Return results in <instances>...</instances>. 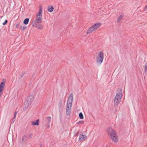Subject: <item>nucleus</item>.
<instances>
[{"mask_svg":"<svg viewBox=\"0 0 147 147\" xmlns=\"http://www.w3.org/2000/svg\"><path fill=\"white\" fill-rule=\"evenodd\" d=\"M20 25V24H17L16 25V27L17 28H18V27Z\"/></svg>","mask_w":147,"mask_h":147,"instance_id":"29","label":"nucleus"},{"mask_svg":"<svg viewBox=\"0 0 147 147\" xmlns=\"http://www.w3.org/2000/svg\"><path fill=\"white\" fill-rule=\"evenodd\" d=\"M27 138V136L26 135H24L22 138L21 140H20L21 143H22L25 142Z\"/></svg>","mask_w":147,"mask_h":147,"instance_id":"13","label":"nucleus"},{"mask_svg":"<svg viewBox=\"0 0 147 147\" xmlns=\"http://www.w3.org/2000/svg\"><path fill=\"white\" fill-rule=\"evenodd\" d=\"M29 21V18H27L25 19L24 21V24H25L26 25L28 24Z\"/></svg>","mask_w":147,"mask_h":147,"instance_id":"19","label":"nucleus"},{"mask_svg":"<svg viewBox=\"0 0 147 147\" xmlns=\"http://www.w3.org/2000/svg\"><path fill=\"white\" fill-rule=\"evenodd\" d=\"M62 102L61 101H60V102L59 103L58 105H59V110H61L62 109Z\"/></svg>","mask_w":147,"mask_h":147,"instance_id":"21","label":"nucleus"},{"mask_svg":"<svg viewBox=\"0 0 147 147\" xmlns=\"http://www.w3.org/2000/svg\"><path fill=\"white\" fill-rule=\"evenodd\" d=\"M145 69H144V73H146V70H147V63H146L145 66Z\"/></svg>","mask_w":147,"mask_h":147,"instance_id":"24","label":"nucleus"},{"mask_svg":"<svg viewBox=\"0 0 147 147\" xmlns=\"http://www.w3.org/2000/svg\"><path fill=\"white\" fill-rule=\"evenodd\" d=\"M86 138V136L85 134H83L80 135L79 138V140L80 142L82 141H84L85 138Z\"/></svg>","mask_w":147,"mask_h":147,"instance_id":"10","label":"nucleus"},{"mask_svg":"<svg viewBox=\"0 0 147 147\" xmlns=\"http://www.w3.org/2000/svg\"><path fill=\"white\" fill-rule=\"evenodd\" d=\"M51 121V117L48 116L46 117L43 122V124L45 125L47 129L49 128L50 127V123Z\"/></svg>","mask_w":147,"mask_h":147,"instance_id":"5","label":"nucleus"},{"mask_svg":"<svg viewBox=\"0 0 147 147\" xmlns=\"http://www.w3.org/2000/svg\"><path fill=\"white\" fill-rule=\"evenodd\" d=\"M27 28V27L25 26H23L22 27V26H21V28H20V29L21 30H25Z\"/></svg>","mask_w":147,"mask_h":147,"instance_id":"23","label":"nucleus"},{"mask_svg":"<svg viewBox=\"0 0 147 147\" xmlns=\"http://www.w3.org/2000/svg\"><path fill=\"white\" fill-rule=\"evenodd\" d=\"M33 136L32 134H31L29 135V137L30 138H31Z\"/></svg>","mask_w":147,"mask_h":147,"instance_id":"27","label":"nucleus"},{"mask_svg":"<svg viewBox=\"0 0 147 147\" xmlns=\"http://www.w3.org/2000/svg\"><path fill=\"white\" fill-rule=\"evenodd\" d=\"M54 9V8L53 6H52L51 7H48L47 10L48 11L51 12H52Z\"/></svg>","mask_w":147,"mask_h":147,"instance_id":"18","label":"nucleus"},{"mask_svg":"<svg viewBox=\"0 0 147 147\" xmlns=\"http://www.w3.org/2000/svg\"><path fill=\"white\" fill-rule=\"evenodd\" d=\"M101 25V23L99 22L95 24L94 25L90 27L87 31L86 34H87L92 33L93 31L96 30Z\"/></svg>","mask_w":147,"mask_h":147,"instance_id":"3","label":"nucleus"},{"mask_svg":"<svg viewBox=\"0 0 147 147\" xmlns=\"http://www.w3.org/2000/svg\"><path fill=\"white\" fill-rule=\"evenodd\" d=\"M17 113V111H15L14 112V117H13V118L11 120V122H12V123H13L16 120V116Z\"/></svg>","mask_w":147,"mask_h":147,"instance_id":"16","label":"nucleus"},{"mask_svg":"<svg viewBox=\"0 0 147 147\" xmlns=\"http://www.w3.org/2000/svg\"><path fill=\"white\" fill-rule=\"evenodd\" d=\"M8 21L7 20H5L4 22L3 23V25H5L7 23Z\"/></svg>","mask_w":147,"mask_h":147,"instance_id":"26","label":"nucleus"},{"mask_svg":"<svg viewBox=\"0 0 147 147\" xmlns=\"http://www.w3.org/2000/svg\"><path fill=\"white\" fill-rule=\"evenodd\" d=\"M42 7L41 6H39V10L38 13L37 14L36 16L40 17L41 16L42 17Z\"/></svg>","mask_w":147,"mask_h":147,"instance_id":"11","label":"nucleus"},{"mask_svg":"<svg viewBox=\"0 0 147 147\" xmlns=\"http://www.w3.org/2000/svg\"><path fill=\"white\" fill-rule=\"evenodd\" d=\"M27 98L32 102L34 100L33 96V95H30Z\"/></svg>","mask_w":147,"mask_h":147,"instance_id":"17","label":"nucleus"},{"mask_svg":"<svg viewBox=\"0 0 147 147\" xmlns=\"http://www.w3.org/2000/svg\"><path fill=\"white\" fill-rule=\"evenodd\" d=\"M5 80L3 79L0 85V92H2L5 86Z\"/></svg>","mask_w":147,"mask_h":147,"instance_id":"8","label":"nucleus"},{"mask_svg":"<svg viewBox=\"0 0 147 147\" xmlns=\"http://www.w3.org/2000/svg\"><path fill=\"white\" fill-rule=\"evenodd\" d=\"M24 72H22L20 75V76L21 78H22L23 77L24 75Z\"/></svg>","mask_w":147,"mask_h":147,"instance_id":"28","label":"nucleus"},{"mask_svg":"<svg viewBox=\"0 0 147 147\" xmlns=\"http://www.w3.org/2000/svg\"><path fill=\"white\" fill-rule=\"evenodd\" d=\"M32 102L27 98L25 102L24 105L25 108L26 109H27L28 107L30 106L32 104Z\"/></svg>","mask_w":147,"mask_h":147,"instance_id":"9","label":"nucleus"},{"mask_svg":"<svg viewBox=\"0 0 147 147\" xmlns=\"http://www.w3.org/2000/svg\"><path fill=\"white\" fill-rule=\"evenodd\" d=\"M123 17V16L122 15H120L119 16L118 19H117V22H119L122 19Z\"/></svg>","mask_w":147,"mask_h":147,"instance_id":"20","label":"nucleus"},{"mask_svg":"<svg viewBox=\"0 0 147 147\" xmlns=\"http://www.w3.org/2000/svg\"><path fill=\"white\" fill-rule=\"evenodd\" d=\"M122 96L121 90H120L117 93L114 102V106L116 108L119 104L121 99Z\"/></svg>","mask_w":147,"mask_h":147,"instance_id":"1","label":"nucleus"},{"mask_svg":"<svg viewBox=\"0 0 147 147\" xmlns=\"http://www.w3.org/2000/svg\"><path fill=\"white\" fill-rule=\"evenodd\" d=\"M84 123V121H79L77 123L78 124H83Z\"/></svg>","mask_w":147,"mask_h":147,"instance_id":"25","label":"nucleus"},{"mask_svg":"<svg viewBox=\"0 0 147 147\" xmlns=\"http://www.w3.org/2000/svg\"><path fill=\"white\" fill-rule=\"evenodd\" d=\"M41 16L40 17H37L36 19L33 21L32 23V26H35L36 25V24H38L41 22V19H42Z\"/></svg>","mask_w":147,"mask_h":147,"instance_id":"7","label":"nucleus"},{"mask_svg":"<svg viewBox=\"0 0 147 147\" xmlns=\"http://www.w3.org/2000/svg\"><path fill=\"white\" fill-rule=\"evenodd\" d=\"M145 9L146 10H147V5L146 6Z\"/></svg>","mask_w":147,"mask_h":147,"instance_id":"30","label":"nucleus"},{"mask_svg":"<svg viewBox=\"0 0 147 147\" xmlns=\"http://www.w3.org/2000/svg\"><path fill=\"white\" fill-rule=\"evenodd\" d=\"M79 118L80 119H83L84 117H83V115L82 113L80 112V113L79 114Z\"/></svg>","mask_w":147,"mask_h":147,"instance_id":"22","label":"nucleus"},{"mask_svg":"<svg viewBox=\"0 0 147 147\" xmlns=\"http://www.w3.org/2000/svg\"><path fill=\"white\" fill-rule=\"evenodd\" d=\"M108 131L110 135V138L114 142H117L118 141V139L116 136L117 133L115 131L111 128H109Z\"/></svg>","mask_w":147,"mask_h":147,"instance_id":"2","label":"nucleus"},{"mask_svg":"<svg viewBox=\"0 0 147 147\" xmlns=\"http://www.w3.org/2000/svg\"><path fill=\"white\" fill-rule=\"evenodd\" d=\"M73 99V94L72 93L70 94L69 96L68 99L67 106L71 107Z\"/></svg>","mask_w":147,"mask_h":147,"instance_id":"6","label":"nucleus"},{"mask_svg":"<svg viewBox=\"0 0 147 147\" xmlns=\"http://www.w3.org/2000/svg\"><path fill=\"white\" fill-rule=\"evenodd\" d=\"M71 107L67 106L66 113L67 115H69L71 113Z\"/></svg>","mask_w":147,"mask_h":147,"instance_id":"12","label":"nucleus"},{"mask_svg":"<svg viewBox=\"0 0 147 147\" xmlns=\"http://www.w3.org/2000/svg\"><path fill=\"white\" fill-rule=\"evenodd\" d=\"M2 92H0V96L2 95Z\"/></svg>","mask_w":147,"mask_h":147,"instance_id":"31","label":"nucleus"},{"mask_svg":"<svg viewBox=\"0 0 147 147\" xmlns=\"http://www.w3.org/2000/svg\"><path fill=\"white\" fill-rule=\"evenodd\" d=\"M103 52L102 51H100L98 53L96 58V61L97 63L99 65H100L103 61Z\"/></svg>","mask_w":147,"mask_h":147,"instance_id":"4","label":"nucleus"},{"mask_svg":"<svg viewBox=\"0 0 147 147\" xmlns=\"http://www.w3.org/2000/svg\"><path fill=\"white\" fill-rule=\"evenodd\" d=\"M39 119H38L36 120L35 121H33L31 122V124L32 125H39Z\"/></svg>","mask_w":147,"mask_h":147,"instance_id":"14","label":"nucleus"},{"mask_svg":"<svg viewBox=\"0 0 147 147\" xmlns=\"http://www.w3.org/2000/svg\"><path fill=\"white\" fill-rule=\"evenodd\" d=\"M36 24V25L35 26H32L35 27L39 29H42L43 28V26L41 24Z\"/></svg>","mask_w":147,"mask_h":147,"instance_id":"15","label":"nucleus"}]
</instances>
